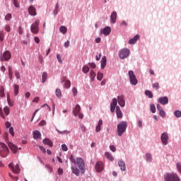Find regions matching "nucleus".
Segmentation results:
<instances>
[{
  "mask_svg": "<svg viewBox=\"0 0 181 181\" xmlns=\"http://www.w3.org/2000/svg\"><path fill=\"white\" fill-rule=\"evenodd\" d=\"M70 162L74 163L75 166L71 167L72 173L76 176H80V172L82 174L86 173V163L84 159L81 157L75 158L74 155H71L69 158Z\"/></svg>",
  "mask_w": 181,
  "mask_h": 181,
  "instance_id": "1",
  "label": "nucleus"
},
{
  "mask_svg": "<svg viewBox=\"0 0 181 181\" xmlns=\"http://www.w3.org/2000/svg\"><path fill=\"white\" fill-rule=\"evenodd\" d=\"M127 127H128V124H127V122L124 121L117 124V134L119 136H122L124 132L127 131Z\"/></svg>",
  "mask_w": 181,
  "mask_h": 181,
  "instance_id": "2",
  "label": "nucleus"
},
{
  "mask_svg": "<svg viewBox=\"0 0 181 181\" xmlns=\"http://www.w3.org/2000/svg\"><path fill=\"white\" fill-rule=\"evenodd\" d=\"M0 155L2 158H6L9 155V148H8L5 143H0Z\"/></svg>",
  "mask_w": 181,
  "mask_h": 181,
  "instance_id": "3",
  "label": "nucleus"
},
{
  "mask_svg": "<svg viewBox=\"0 0 181 181\" xmlns=\"http://www.w3.org/2000/svg\"><path fill=\"white\" fill-rule=\"evenodd\" d=\"M164 181H180V178L177 174L167 173L164 175Z\"/></svg>",
  "mask_w": 181,
  "mask_h": 181,
  "instance_id": "4",
  "label": "nucleus"
},
{
  "mask_svg": "<svg viewBox=\"0 0 181 181\" xmlns=\"http://www.w3.org/2000/svg\"><path fill=\"white\" fill-rule=\"evenodd\" d=\"M129 49L127 48L122 49L119 52V57H120V59H127V57L129 56Z\"/></svg>",
  "mask_w": 181,
  "mask_h": 181,
  "instance_id": "5",
  "label": "nucleus"
},
{
  "mask_svg": "<svg viewBox=\"0 0 181 181\" xmlns=\"http://www.w3.org/2000/svg\"><path fill=\"white\" fill-rule=\"evenodd\" d=\"M11 56L9 51H6L3 54L0 55V60L1 62H8V60H11Z\"/></svg>",
  "mask_w": 181,
  "mask_h": 181,
  "instance_id": "6",
  "label": "nucleus"
},
{
  "mask_svg": "<svg viewBox=\"0 0 181 181\" xmlns=\"http://www.w3.org/2000/svg\"><path fill=\"white\" fill-rule=\"evenodd\" d=\"M40 22L39 21H36L35 23H33L30 27L32 33H35V35H37L39 33V25Z\"/></svg>",
  "mask_w": 181,
  "mask_h": 181,
  "instance_id": "7",
  "label": "nucleus"
},
{
  "mask_svg": "<svg viewBox=\"0 0 181 181\" xmlns=\"http://www.w3.org/2000/svg\"><path fill=\"white\" fill-rule=\"evenodd\" d=\"M129 77L131 84H133V86H136V84H138V80H136V77L135 76V74H134V71H129Z\"/></svg>",
  "mask_w": 181,
  "mask_h": 181,
  "instance_id": "8",
  "label": "nucleus"
},
{
  "mask_svg": "<svg viewBox=\"0 0 181 181\" xmlns=\"http://www.w3.org/2000/svg\"><path fill=\"white\" fill-rule=\"evenodd\" d=\"M160 140L163 145H168V141H169V135L168 134V133L166 132L163 133L161 134Z\"/></svg>",
  "mask_w": 181,
  "mask_h": 181,
  "instance_id": "9",
  "label": "nucleus"
},
{
  "mask_svg": "<svg viewBox=\"0 0 181 181\" xmlns=\"http://www.w3.org/2000/svg\"><path fill=\"white\" fill-rule=\"evenodd\" d=\"M96 172L98 173H100V172H103L104 170V164L101 161H98L95 166Z\"/></svg>",
  "mask_w": 181,
  "mask_h": 181,
  "instance_id": "10",
  "label": "nucleus"
},
{
  "mask_svg": "<svg viewBox=\"0 0 181 181\" xmlns=\"http://www.w3.org/2000/svg\"><path fill=\"white\" fill-rule=\"evenodd\" d=\"M8 168H10V169L13 170V173L18 174L19 173V172H21L18 164H16L15 167H13V164L11 163L10 164H8Z\"/></svg>",
  "mask_w": 181,
  "mask_h": 181,
  "instance_id": "11",
  "label": "nucleus"
},
{
  "mask_svg": "<svg viewBox=\"0 0 181 181\" xmlns=\"http://www.w3.org/2000/svg\"><path fill=\"white\" fill-rule=\"evenodd\" d=\"M117 104H118V100L117 98H113L112 101L110 104V111L111 112H115V108H117Z\"/></svg>",
  "mask_w": 181,
  "mask_h": 181,
  "instance_id": "12",
  "label": "nucleus"
},
{
  "mask_svg": "<svg viewBox=\"0 0 181 181\" xmlns=\"http://www.w3.org/2000/svg\"><path fill=\"white\" fill-rule=\"evenodd\" d=\"M117 101L120 107H125V98H124V95L118 96Z\"/></svg>",
  "mask_w": 181,
  "mask_h": 181,
  "instance_id": "13",
  "label": "nucleus"
},
{
  "mask_svg": "<svg viewBox=\"0 0 181 181\" xmlns=\"http://www.w3.org/2000/svg\"><path fill=\"white\" fill-rule=\"evenodd\" d=\"M158 103H160V104H163V105H166V104L169 103V99L166 96L161 97L158 99Z\"/></svg>",
  "mask_w": 181,
  "mask_h": 181,
  "instance_id": "14",
  "label": "nucleus"
},
{
  "mask_svg": "<svg viewBox=\"0 0 181 181\" xmlns=\"http://www.w3.org/2000/svg\"><path fill=\"white\" fill-rule=\"evenodd\" d=\"M28 13L30 15H31V16H36V8L33 6H30L28 8Z\"/></svg>",
  "mask_w": 181,
  "mask_h": 181,
  "instance_id": "15",
  "label": "nucleus"
},
{
  "mask_svg": "<svg viewBox=\"0 0 181 181\" xmlns=\"http://www.w3.org/2000/svg\"><path fill=\"white\" fill-rule=\"evenodd\" d=\"M118 165L119 166L121 170H122V172H125V170H127V166L125 165V162L122 160H120L118 162Z\"/></svg>",
  "mask_w": 181,
  "mask_h": 181,
  "instance_id": "16",
  "label": "nucleus"
},
{
  "mask_svg": "<svg viewBox=\"0 0 181 181\" xmlns=\"http://www.w3.org/2000/svg\"><path fill=\"white\" fill-rule=\"evenodd\" d=\"M80 110H81L80 105H76L73 110V114L75 117H77V115H78V114L80 113Z\"/></svg>",
  "mask_w": 181,
  "mask_h": 181,
  "instance_id": "17",
  "label": "nucleus"
},
{
  "mask_svg": "<svg viewBox=\"0 0 181 181\" xmlns=\"http://www.w3.org/2000/svg\"><path fill=\"white\" fill-rule=\"evenodd\" d=\"M101 33H103V35H105V36H108L110 33H111V28L110 27H106L103 28V30H100Z\"/></svg>",
  "mask_w": 181,
  "mask_h": 181,
  "instance_id": "18",
  "label": "nucleus"
},
{
  "mask_svg": "<svg viewBox=\"0 0 181 181\" xmlns=\"http://www.w3.org/2000/svg\"><path fill=\"white\" fill-rule=\"evenodd\" d=\"M11 151H13V153H16L18 152V146L12 144L11 142L8 144Z\"/></svg>",
  "mask_w": 181,
  "mask_h": 181,
  "instance_id": "19",
  "label": "nucleus"
},
{
  "mask_svg": "<svg viewBox=\"0 0 181 181\" xmlns=\"http://www.w3.org/2000/svg\"><path fill=\"white\" fill-rule=\"evenodd\" d=\"M100 64H101V69L104 70V69H105V66H107V57L103 56L102 57Z\"/></svg>",
  "mask_w": 181,
  "mask_h": 181,
  "instance_id": "20",
  "label": "nucleus"
},
{
  "mask_svg": "<svg viewBox=\"0 0 181 181\" xmlns=\"http://www.w3.org/2000/svg\"><path fill=\"white\" fill-rule=\"evenodd\" d=\"M110 22H111V23H115V22H117V12L116 11H113L111 13Z\"/></svg>",
  "mask_w": 181,
  "mask_h": 181,
  "instance_id": "21",
  "label": "nucleus"
},
{
  "mask_svg": "<svg viewBox=\"0 0 181 181\" xmlns=\"http://www.w3.org/2000/svg\"><path fill=\"white\" fill-rule=\"evenodd\" d=\"M139 39V35H136L133 38H132L131 40H129V45H135V43H136V42H138Z\"/></svg>",
  "mask_w": 181,
  "mask_h": 181,
  "instance_id": "22",
  "label": "nucleus"
},
{
  "mask_svg": "<svg viewBox=\"0 0 181 181\" xmlns=\"http://www.w3.org/2000/svg\"><path fill=\"white\" fill-rule=\"evenodd\" d=\"M101 125H103V119H99L98 123L95 127L96 132H100L101 131Z\"/></svg>",
  "mask_w": 181,
  "mask_h": 181,
  "instance_id": "23",
  "label": "nucleus"
},
{
  "mask_svg": "<svg viewBox=\"0 0 181 181\" xmlns=\"http://www.w3.org/2000/svg\"><path fill=\"white\" fill-rule=\"evenodd\" d=\"M116 114L117 118H122V112L121 111L119 106L116 107Z\"/></svg>",
  "mask_w": 181,
  "mask_h": 181,
  "instance_id": "24",
  "label": "nucleus"
},
{
  "mask_svg": "<svg viewBox=\"0 0 181 181\" xmlns=\"http://www.w3.org/2000/svg\"><path fill=\"white\" fill-rule=\"evenodd\" d=\"M43 144H45V145H49L51 148L53 146V141L49 139H45L43 140Z\"/></svg>",
  "mask_w": 181,
  "mask_h": 181,
  "instance_id": "25",
  "label": "nucleus"
},
{
  "mask_svg": "<svg viewBox=\"0 0 181 181\" xmlns=\"http://www.w3.org/2000/svg\"><path fill=\"white\" fill-rule=\"evenodd\" d=\"M33 136L35 139H37L39 138H40V132L35 130L33 132Z\"/></svg>",
  "mask_w": 181,
  "mask_h": 181,
  "instance_id": "26",
  "label": "nucleus"
},
{
  "mask_svg": "<svg viewBox=\"0 0 181 181\" xmlns=\"http://www.w3.org/2000/svg\"><path fill=\"white\" fill-rule=\"evenodd\" d=\"M105 156L107 158V159H109V160H111L112 162L114 160V157H112V155H111V153L109 152H106L105 153Z\"/></svg>",
  "mask_w": 181,
  "mask_h": 181,
  "instance_id": "27",
  "label": "nucleus"
},
{
  "mask_svg": "<svg viewBox=\"0 0 181 181\" xmlns=\"http://www.w3.org/2000/svg\"><path fill=\"white\" fill-rule=\"evenodd\" d=\"M13 88H14V94H15V95H18V94H19V85L14 84Z\"/></svg>",
  "mask_w": 181,
  "mask_h": 181,
  "instance_id": "28",
  "label": "nucleus"
},
{
  "mask_svg": "<svg viewBox=\"0 0 181 181\" xmlns=\"http://www.w3.org/2000/svg\"><path fill=\"white\" fill-rule=\"evenodd\" d=\"M59 32H61V33H63V35H66V33H67V28H66V26H61L59 28Z\"/></svg>",
  "mask_w": 181,
  "mask_h": 181,
  "instance_id": "29",
  "label": "nucleus"
},
{
  "mask_svg": "<svg viewBox=\"0 0 181 181\" xmlns=\"http://www.w3.org/2000/svg\"><path fill=\"white\" fill-rule=\"evenodd\" d=\"M90 81H94V80L95 78V72H94L93 70H90Z\"/></svg>",
  "mask_w": 181,
  "mask_h": 181,
  "instance_id": "30",
  "label": "nucleus"
},
{
  "mask_svg": "<svg viewBox=\"0 0 181 181\" xmlns=\"http://www.w3.org/2000/svg\"><path fill=\"white\" fill-rule=\"evenodd\" d=\"M42 83H46V80H47V72L42 74Z\"/></svg>",
  "mask_w": 181,
  "mask_h": 181,
  "instance_id": "31",
  "label": "nucleus"
},
{
  "mask_svg": "<svg viewBox=\"0 0 181 181\" xmlns=\"http://www.w3.org/2000/svg\"><path fill=\"white\" fill-rule=\"evenodd\" d=\"M11 112L10 109H9V107L8 106H6L4 108V112L6 116H8L9 115V112Z\"/></svg>",
  "mask_w": 181,
  "mask_h": 181,
  "instance_id": "32",
  "label": "nucleus"
},
{
  "mask_svg": "<svg viewBox=\"0 0 181 181\" xmlns=\"http://www.w3.org/2000/svg\"><path fill=\"white\" fill-rule=\"evenodd\" d=\"M82 71H83V73L87 74V73H88V71H90V68L88 67V66L85 65L82 68Z\"/></svg>",
  "mask_w": 181,
  "mask_h": 181,
  "instance_id": "33",
  "label": "nucleus"
},
{
  "mask_svg": "<svg viewBox=\"0 0 181 181\" xmlns=\"http://www.w3.org/2000/svg\"><path fill=\"white\" fill-rule=\"evenodd\" d=\"M146 159L147 162H152V154L146 153Z\"/></svg>",
  "mask_w": 181,
  "mask_h": 181,
  "instance_id": "34",
  "label": "nucleus"
},
{
  "mask_svg": "<svg viewBox=\"0 0 181 181\" xmlns=\"http://www.w3.org/2000/svg\"><path fill=\"white\" fill-rule=\"evenodd\" d=\"M71 83L69 80H66L64 83V88H70Z\"/></svg>",
  "mask_w": 181,
  "mask_h": 181,
  "instance_id": "35",
  "label": "nucleus"
},
{
  "mask_svg": "<svg viewBox=\"0 0 181 181\" xmlns=\"http://www.w3.org/2000/svg\"><path fill=\"white\" fill-rule=\"evenodd\" d=\"M0 97H5V89L4 88V86L0 87Z\"/></svg>",
  "mask_w": 181,
  "mask_h": 181,
  "instance_id": "36",
  "label": "nucleus"
},
{
  "mask_svg": "<svg viewBox=\"0 0 181 181\" xmlns=\"http://www.w3.org/2000/svg\"><path fill=\"white\" fill-rule=\"evenodd\" d=\"M55 94L58 98H60L62 97V90L59 88L56 89Z\"/></svg>",
  "mask_w": 181,
  "mask_h": 181,
  "instance_id": "37",
  "label": "nucleus"
},
{
  "mask_svg": "<svg viewBox=\"0 0 181 181\" xmlns=\"http://www.w3.org/2000/svg\"><path fill=\"white\" fill-rule=\"evenodd\" d=\"M103 77H104V74H103L101 72H98V75H97V79L99 81H101L103 80Z\"/></svg>",
  "mask_w": 181,
  "mask_h": 181,
  "instance_id": "38",
  "label": "nucleus"
},
{
  "mask_svg": "<svg viewBox=\"0 0 181 181\" xmlns=\"http://www.w3.org/2000/svg\"><path fill=\"white\" fill-rule=\"evenodd\" d=\"M145 94L149 98H152L153 97V94L152 93V92L151 90H146Z\"/></svg>",
  "mask_w": 181,
  "mask_h": 181,
  "instance_id": "39",
  "label": "nucleus"
},
{
  "mask_svg": "<svg viewBox=\"0 0 181 181\" xmlns=\"http://www.w3.org/2000/svg\"><path fill=\"white\" fill-rule=\"evenodd\" d=\"M7 103L10 107L13 106V103H12V101L11 100V97L9 96V95H7Z\"/></svg>",
  "mask_w": 181,
  "mask_h": 181,
  "instance_id": "40",
  "label": "nucleus"
},
{
  "mask_svg": "<svg viewBox=\"0 0 181 181\" xmlns=\"http://www.w3.org/2000/svg\"><path fill=\"white\" fill-rule=\"evenodd\" d=\"M151 111L153 112V114H155L156 112V107L155 105H151Z\"/></svg>",
  "mask_w": 181,
  "mask_h": 181,
  "instance_id": "41",
  "label": "nucleus"
},
{
  "mask_svg": "<svg viewBox=\"0 0 181 181\" xmlns=\"http://www.w3.org/2000/svg\"><path fill=\"white\" fill-rule=\"evenodd\" d=\"M174 115L175 116L177 117V118H180L181 117V112L180 110H176L175 112H174Z\"/></svg>",
  "mask_w": 181,
  "mask_h": 181,
  "instance_id": "42",
  "label": "nucleus"
},
{
  "mask_svg": "<svg viewBox=\"0 0 181 181\" xmlns=\"http://www.w3.org/2000/svg\"><path fill=\"white\" fill-rule=\"evenodd\" d=\"M153 88H155L156 90H159V83L156 82L155 83L152 84Z\"/></svg>",
  "mask_w": 181,
  "mask_h": 181,
  "instance_id": "43",
  "label": "nucleus"
},
{
  "mask_svg": "<svg viewBox=\"0 0 181 181\" xmlns=\"http://www.w3.org/2000/svg\"><path fill=\"white\" fill-rule=\"evenodd\" d=\"M11 19H12V14L11 13H8L5 16V21H11Z\"/></svg>",
  "mask_w": 181,
  "mask_h": 181,
  "instance_id": "44",
  "label": "nucleus"
},
{
  "mask_svg": "<svg viewBox=\"0 0 181 181\" xmlns=\"http://www.w3.org/2000/svg\"><path fill=\"white\" fill-rule=\"evenodd\" d=\"M159 114L162 117V118H165V117H166V112L163 110H160Z\"/></svg>",
  "mask_w": 181,
  "mask_h": 181,
  "instance_id": "45",
  "label": "nucleus"
},
{
  "mask_svg": "<svg viewBox=\"0 0 181 181\" xmlns=\"http://www.w3.org/2000/svg\"><path fill=\"white\" fill-rule=\"evenodd\" d=\"M9 134L11 135V136H15V132H13V127L9 128Z\"/></svg>",
  "mask_w": 181,
  "mask_h": 181,
  "instance_id": "46",
  "label": "nucleus"
},
{
  "mask_svg": "<svg viewBox=\"0 0 181 181\" xmlns=\"http://www.w3.org/2000/svg\"><path fill=\"white\" fill-rule=\"evenodd\" d=\"M4 29L6 32H11V25H9L8 24L6 25Z\"/></svg>",
  "mask_w": 181,
  "mask_h": 181,
  "instance_id": "47",
  "label": "nucleus"
},
{
  "mask_svg": "<svg viewBox=\"0 0 181 181\" xmlns=\"http://www.w3.org/2000/svg\"><path fill=\"white\" fill-rule=\"evenodd\" d=\"M62 149L64 151V152H67L68 148L66 144H62Z\"/></svg>",
  "mask_w": 181,
  "mask_h": 181,
  "instance_id": "48",
  "label": "nucleus"
},
{
  "mask_svg": "<svg viewBox=\"0 0 181 181\" xmlns=\"http://www.w3.org/2000/svg\"><path fill=\"white\" fill-rule=\"evenodd\" d=\"M0 117L5 119V115L4 114V111L2 110V107H0Z\"/></svg>",
  "mask_w": 181,
  "mask_h": 181,
  "instance_id": "49",
  "label": "nucleus"
},
{
  "mask_svg": "<svg viewBox=\"0 0 181 181\" xmlns=\"http://www.w3.org/2000/svg\"><path fill=\"white\" fill-rule=\"evenodd\" d=\"M46 125V120H41V122L39 123L40 127H45Z\"/></svg>",
  "mask_w": 181,
  "mask_h": 181,
  "instance_id": "50",
  "label": "nucleus"
},
{
  "mask_svg": "<svg viewBox=\"0 0 181 181\" xmlns=\"http://www.w3.org/2000/svg\"><path fill=\"white\" fill-rule=\"evenodd\" d=\"M57 11H59V4H57V5L55 6V10L54 11V15H57V13H58Z\"/></svg>",
  "mask_w": 181,
  "mask_h": 181,
  "instance_id": "51",
  "label": "nucleus"
},
{
  "mask_svg": "<svg viewBox=\"0 0 181 181\" xmlns=\"http://www.w3.org/2000/svg\"><path fill=\"white\" fill-rule=\"evenodd\" d=\"M110 149L112 151V152H115V151H117V148L114 145L110 146Z\"/></svg>",
  "mask_w": 181,
  "mask_h": 181,
  "instance_id": "52",
  "label": "nucleus"
},
{
  "mask_svg": "<svg viewBox=\"0 0 181 181\" xmlns=\"http://www.w3.org/2000/svg\"><path fill=\"white\" fill-rule=\"evenodd\" d=\"M57 59L59 63H61V64L63 63V61L62 60V57H60V54L57 55Z\"/></svg>",
  "mask_w": 181,
  "mask_h": 181,
  "instance_id": "53",
  "label": "nucleus"
},
{
  "mask_svg": "<svg viewBox=\"0 0 181 181\" xmlns=\"http://www.w3.org/2000/svg\"><path fill=\"white\" fill-rule=\"evenodd\" d=\"M13 5L16 6V8H19V3H18V0H13Z\"/></svg>",
  "mask_w": 181,
  "mask_h": 181,
  "instance_id": "54",
  "label": "nucleus"
},
{
  "mask_svg": "<svg viewBox=\"0 0 181 181\" xmlns=\"http://www.w3.org/2000/svg\"><path fill=\"white\" fill-rule=\"evenodd\" d=\"M72 93L74 96L77 95V88H72Z\"/></svg>",
  "mask_w": 181,
  "mask_h": 181,
  "instance_id": "55",
  "label": "nucleus"
},
{
  "mask_svg": "<svg viewBox=\"0 0 181 181\" xmlns=\"http://www.w3.org/2000/svg\"><path fill=\"white\" fill-rule=\"evenodd\" d=\"M15 76H16L17 79L21 78V74H19L18 71H15Z\"/></svg>",
  "mask_w": 181,
  "mask_h": 181,
  "instance_id": "56",
  "label": "nucleus"
},
{
  "mask_svg": "<svg viewBox=\"0 0 181 181\" xmlns=\"http://www.w3.org/2000/svg\"><path fill=\"white\" fill-rule=\"evenodd\" d=\"M39 148H40V151H42V152L43 153H46V148H45V147H43L42 146H40Z\"/></svg>",
  "mask_w": 181,
  "mask_h": 181,
  "instance_id": "57",
  "label": "nucleus"
},
{
  "mask_svg": "<svg viewBox=\"0 0 181 181\" xmlns=\"http://www.w3.org/2000/svg\"><path fill=\"white\" fill-rule=\"evenodd\" d=\"M89 65L90 66L91 69H95L97 67V65H95V63H89Z\"/></svg>",
  "mask_w": 181,
  "mask_h": 181,
  "instance_id": "58",
  "label": "nucleus"
},
{
  "mask_svg": "<svg viewBox=\"0 0 181 181\" xmlns=\"http://www.w3.org/2000/svg\"><path fill=\"white\" fill-rule=\"evenodd\" d=\"M57 131L58 134H69V132H67L66 130L62 132V131L57 129Z\"/></svg>",
  "mask_w": 181,
  "mask_h": 181,
  "instance_id": "59",
  "label": "nucleus"
},
{
  "mask_svg": "<svg viewBox=\"0 0 181 181\" xmlns=\"http://www.w3.org/2000/svg\"><path fill=\"white\" fill-rule=\"evenodd\" d=\"M64 47L67 48L70 46V41H66L64 45Z\"/></svg>",
  "mask_w": 181,
  "mask_h": 181,
  "instance_id": "60",
  "label": "nucleus"
},
{
  "mask_svg": "<svg viewBox=\"0 0 181 181\" xmlns=\"http://www.w3.org/2000/svg\"><path fill=\"white\" fill-rule=\"evenodd\" d=\"M58 174L60 175H63V168H58Z\"/></svg>",
  "mask_w": 181,
  "mask_h": 181,
  "instance_id": "61",
  "label": "nucleus"
},
{
  "mask_svg": "<svg viewBox=\"0 0 181 181\" xmlns=\"http://www.w3.org/2000/svg\"><path fill=\"white\" fill-rule=\"evenodd\" d=\"M34 40H35V43L40 42V39H39V37H35Z\"/></svg>",
  "mask_w": 181,
  "mask_h": 181,
  "instance_id": "62",
  "label": "nucleus"
},
{
  "mask_svg": "<svg viewBox=\"0 0 181 181\" xmlns=\"http://www.w3.org/2000/svg\"><path fill=\"white\" fill-rule=\"evenodd\" d=\"M40 100L39 97H36L33 100V103H37Z\"/></svg>",
  "mask_w": 181,
  "mask_h": 181,
  "instance_id": "63",
  "label": "nucleus"
},
{
  "mask_svg": "<svg viewBox=\"0 0 181 181\" xmlns=\"http://www.w3.org/2000/svg\"><path fill=\"white\" fill-rule=\"evenodd\" d=\"M157 110H158V111H162V110H163V109L162 108V106H160V105H159V104L157 105Z\"/></svg>",
  "mask_w": 181,
  "mask_h": 181,
  "instance_id": "64",
  "label": "nucleus"
}]
</instances>
